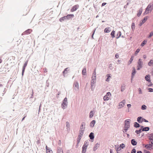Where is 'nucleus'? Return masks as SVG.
<instances>
[{
  "mask_svg": "<svg viewBox=\"0 0 153 153\" xmlns=\"http://www.w3.org/2000/svg\"><path fill=\"white\" fill-rule=\"evenodd\" d=\"M153 9V4H149L146 8V10L144 13V14L148 13L149 12H151Z\"/></svg>",
  "mask_w": 153,
  "mask_h": 153,
  "instance_id": "nucleus-1",
  "label": "nucleus"
},
{
  "mask_svg": "<svg viewBox=\"0 0 153 153\" xmlns=\"http://www.w3.org/2000/svg\"><path fill=\"white\" fill-rule=\"evenodd\" d=\"M68 102L67 101V98L65 97L61 103V107L63 109L66 108L68 106Z\"/></svg>",
  "mask_w": 153,
  "mask_h": 153,
  "instance_id": "nucleus-2",
  "label": "nucleus"
},
{
  "mask_svg": "<svg viewBox=\"0 0 153 153\" xmlns=\"http://www.w3.org/2000/svg\"><path fill=\"white\" fill-rule=\"evenodd\" d=\"M85 122H83L82 123L80 128L79 133L83 134L85 129Z\"/></svg>",
  "mask_w": 153,
  "mask_h": 153,
  "instance_id": "nucleus-3",
  "label": "nucleus"
},
{
  "mask_svg": "<svg viewBox=\"0 0 153 153\" xmlns=\"http://www.w3.org/2000/svg\"><path fill=\"white\" fill-rule=\"evenodd\" d=\"M143 65V62L141 59H139L137 62V70H139L142 68Z\"/></svg>",
  "mask_w": 153,
  "mask_h": 153,
  "instance_id": "nucleus-4",
  "label": "nucleus"
},
{
  "mask_svg": "<svg viewBox=\"0 0 153 153\" xmlns=\"http://www.w3.org/2000/svg\"><path fill=\"white\" fill-rule=\"evenodd\" d=\"M126 100H123L121 102H120L118 105V109H120L123 107L125 104Z\"/></svg>",
  "mask_w": 153,
  "mask_h": 153,
  "instance_id": "nucleus-5",
  "label": "nucleus"
},
{
  "mask_svg": "<svg viewBox=\"0 0 153 153\" xmlns=\"http://www.w3.org/2000/svg\"><path fill=\"white\" fill-rule=\"evenodd\" d=\"M111 96V94L110 92H108L103 97V100L105 101H107L109 100L110 97Z\"/></svg>",
  "mask_w": 153,
  "mask_h": 153,
  "instance_id": "nucleus-6",
  "label": "nucleus"
},
{
  "mask_svg": "<svg viewBox=\"0 0 153 153\" xmlns=\"http://www.w3.org/2000/svg\"><path fill=\"white\" fill-rule=\"evenodd\" d=\"M130 119H127L125 121V127L128 128L130 127Z\"/></svg>",
  "mask_w": 153,
  "mask_h": 153,
  "instance_id": "nucleus-7",
  "label": "nucleus"
},
{
  "mask_svg": "<svg viewBox=\"0 0 153 153\" xmlns=\"http://www.w3.org/2000/svg\"><path fill=\"white\" fill-rule=\"evenodd\" d=\"M74 89L76 91L79 90V83L77 82H75L74 84Z\"/></svg>",
  "mask_w": 153,
  "mask_h": 153,
  "instance_id": "nucleus-8",
  "label": "nucleus"
},
{
  "mask_svg": "<svg viewBox=\"0 0 153 153\" xmlns=\"http://www.w3.org/2000/svg\"><path fill=\"white\" fill-rule=\"evenodd\" d=\"M96 76L93 75L91 77V85H94L96 83Z\"/></svg>",
  "mask_w": 153,
  "mask_h": 153,
  "instance_id": "nucleus-9",
  "label": "nucleus"
},
{
  "mask_svg": "<svg viewBox=\"0 0 153 153\" xmlns=\"http://www.w3.org/2000/svg\"><path fill=\"white\" fill-rule=\"evenodd\" d=\"M27 63H28V61H26L25 62V63H24V66L23 67V69H22V76H23V75H24V72H25V68H26V66L27 65Z\"/></svg>",
  "mask_w": 153,
  "mask_h": 153,
  "instance_id": "nucleus-10",
  "label": "nucleus"
},
{
  "mask_svg": "<svg viewBox=\"0 0 153 153\" xmlns=\"http://www.w3.org/2000/svg\"><path fill=\"white\" fill-rule=\"evenodd\" d=\"M83 134H81V133H79V135H78V137L77 140V145H78V144L80 142V140H81V137L83 135Z\"/></svg>",
  "mask_w": 153,
  "mask_h": 153,
  "instance_id": "nucleus-11",
  "label": "nucleus"
},
{
  "mask_svg": "<svg viewBox=\"0 0 153 153\" xmlns=\"http://www.w3.org/2000/svg\"><path fill=\"white\" fill-rule=\"evenodd\" d=\"M32 31V30L31 29H28L27 30H26L22 34V35H24L26 34H30Z\"/></svg>",
  "mask_w": 153,
  "mask_h": 153,
  "instance_id": "nucleus-12",
  "label": "nucleus"
},
{
  "mask_svg": "<svg viewBox=\"0 0 153 153\" xmlns=\"http://www.w3.org/2000/svg\"><path fill=\"white\" fill-rule=\"evenodd\" d=\"M79 7V5H76L72 7L71 10V11L73 12L76 11Z\"/></svg>",
  "mask_w": 153,
  "mask_h": 153,
  "instance_id": "nucleus-13",
  "label": "nucleus"
},
{
  "mask_svg": "<svg viewBox=\"0 0 153 153\" xmlns=\"http://www.w3.org/2000/svg\"><path fill=\"white\" fill-rule=\"evenodd\" d=\"M66 128L67 129V131L69 132L70 130V126L69 123L68 122H66Z\"/></svg>",
  "mask_w": 153,
  "mask_h": 153,
  "instance_id": "nucleus-14",
  "label": "nucleus"
},
{
  "mask_svg": "<svg viewBox=\"0 0 153 153\" xmlns=\"http://www.w3.org/2000/svg\"><path fill=\"white\" fill-rule=\"evenodd\" d=\"M100 146V144L98 143H97L94 146V147L93 149V150L94 151H95Z\"/></svg>",
  "mask_w": 153,
  "mask_h": 153,
  "instance_id": "nucleus-15",
  "label": "nucleus"
},
{
  "mask_svg": "<svg viewBox=\"0 0 153 153\" xmlns=\"http://www.w3.org/2000/svg\"><path fill=\"white\" fill-rule=\"evenodd\" d=\"M96 121L95 120H93L90 123V126L91 128H93L95 124Z\"/></svg>",
  "mask_w": 153,
  "mask_h": 153,
  "instance_id": "nucleus-16",
  "label": "nucleus"
},
{
  "mask_svg": "<svg viewBox=\"0 0 153 153\" xmlns=\"http://www.w3.org/2000/svg\"><path fill=\"white\" fill-rule=\"evenodd\" d=\"M89 137H90V138L91 140H93L94 139V134L93 132H91L89 136Z\"/></svg>",
  "mask_w": 153,
  "mask_h": 153,
  "instance_id": "nucleus-17",
  "label": "nucleus"
},
{
  "mask_svg": "<svg viewBox=\"0 0 153 153\" xmlns=\"http://www.w3.org/2000/svg\"><path fill=\"white\" fill-rule=\"evenodd\" d=\"M136 73V71L135 69V68H133V71L132 74H131V79H132L133 78L134 76V75Z\"/></svg>",
  "mask_w": 153,
  "mask_h": 153,
  "instance_id": "nucleus-18",
  "label": "nucleus"
},
{
  "mask_svg": "<svg viewBox=\"0 0 153 153\" xmlns=\"http://www.w3.org/2000/svg\"><path fill=\"white\" fill-rule=\"evenodd\" d=\"M150 76L149 74L146 75L145 76V79L146 80L148 81V82H151V81L150 79Z\"/></svg>",
  "mask_w": 153,
  "mask_h": 153,
  "instance_id": "nucleus-19",
  "label": "nucleus"
},
{
  "mask_svg": "<svg viewBox=\"0 0 153 153\" xmlns=\"http://www.w3.org/2000/svg\"><path fill=\"white\" fill-rule=\"evenodd\" d=\"M46 153H53L51 150L50 149L48 148L47 146L46 147Z\"/></svg>",
  "mask_w": 153,
  "mask_h": 153,
  "instance_id": "nucleus-20",
  "label": "nucleus"
},
{
  "mask_svg": "<svg viewBox=\"0 0 153 153\" xmlns=\"http://www.w3.org/2000/svg\"><path fill=\"white\" fill-rule=\"evenodd\" d=\"M126 85L125 84H123L122 85L121 87V91H123L126 88Z\"/></svg>",
  "mask_w": 153,
  "mask_h": 153,
  "instance_id": "nucleus-21",
  "label": "nucleus"
},
{
  "mask_svg": "<svg viewBox=\"0 0 153 153\" xmlns=\"http://www.w3.org/2000/svg\"><path fill=\"white\" fill-rule=\"evenodd\" d=\"M143 118L141 117H139L137 118V121L139 123H141L143 122Z\"/></svg>",
  "mask_w": 153,
  "mask_h": 153,
  "instance_id": "nucleus-22",
  "label": "nucleus"
},
{
  "mask_svg": "<svg viewBox=\"0 0 153 153\" xmlns=\"http://www.w3.org/2000/svg\"><path fill=\"white\" fill-rule=\"evenodd\" d=\"M131 143L133 146H135L137 144V142L135 141L134 139H132L131 141Z\"/></svg>",
  "mask_w": 153,
  "mask_h": 153,
  "instance_id": "nucleus-23",
  "label": "nucleus"
},
{
  "mask_svg": "<svg viewBox=\"0 0 153 153\" xmlns=\"http://www.w3.org/2000/svg\"><path fill=\"white\" fill-rule=\"evenodd\" d=\"M67 20V19H66V16H65L63 17H61L59 19V21L61 22H62L63 21Z\"/></svg>",
  "mask_w": 153,
  "mask_h": 153,
  "instance_id": "nucleus-24",
  "label": "nucleus"
},
{
  "mask_svg": "<svg viewBox=\"0 0 153 153\" xmlns=\"http://www.w3.org/2000/svg\"><path fill=\"white\" fill-rule=\"evenodd\" d=\"M147 17H145L144 18L143 20L142 21V22L140 24V26H141L147 20Z\"/></svg>",
  "mask_w": 153,
  "mask_h": 153,
  "instance_id": "nucleus-25",
  "label": "nucleus"
},
{
  "mask_svg": "<svg viewBox=\"0 0 153 153\" xmlns=\"http://www.w3.org/2000/svg\"><path fill=\"white\" fill-rule=\"evenodd\" d=\"M111 31V30L110 27H107L104 29V31L105 33H108Z\"/></svg>",
  "mask_w": 153,
  "mask_h": 153,
  "instance_id": "nucleus-26",
  "label": "nucleus"
},
{
  "mask_svg": "<svg viewBox=\"0 0 153 153\" xmlns=\"http://www.w3.org/2000/svg\"><path fill=\"white\" fill-rule=\"evenodd\" d=\"M89 142L88 141H86L85 142L84 144L82 147L87 148Z\"/></svg>",
  "mask_w": 153,
  "mask_h": 153,
  "instance_id": "nucleus-27",
  "label": "nucleus"
},
{
  "mask_svg": "<svg viewBox=\"0 0 153 153\" xmlns=\"http://www.w3.org/2000/svg\"><path fill=\"white\" fill-rule=\"evenodd\" d=\"M74 15L73 14H69L68 15L66 16V19L67 20L69 19L70 18H71V17H74Z\"/></svg>",
  "mask_w": 153,
  "mask_h": 153,
  "instance_id": "nucleus-28",
  "label": "nucleus"
},
{
  "mask_svg": "<svg viewBox=\"0 0 153 153\" xmlns=\"http://www.w3.org/2000/svg\"><path fill=\"white\" fill-rule=\"evenodd\" d=\"M143 11V10L142 8H140L139 9V10L138 11V13L137 14V15L138 16H139L141 14V13H142Z\"/></svg>",
  "mask_w": 153,
  "mask_h": 153,
  "instance_id": "nucleus-29",
  "label": "nucleus"
},
{
  "mask_svg": "<svg viewBox=\"0 0 153 153\" xmlns=\"http://www.w3.org/2000/svg\"><path fill=\"white\" fill-rule=\"evenodd\" d=\"M152 147V145L151 144H148L146 145L145 146V147L147 149H150Z\"/></svg>",
  "mask_w": 153,
  "mask_h": 153,
  "instance_id": "nucleus-30",
  "label": "nucleus"
},
{
  "mask_svg": "<svg viewBox=\"0 0 153 153\" xmlns=\"http://www.w3.org/2000/svg\"><path fill=\"white\" fill-rule=\"evenodd\" d=\"M121 33L120 31H119L117 32V36L116 37L117 39H118L121 36Z\"/></svg>",
  "mask_w": 153,
  "mask_h": 153,
  "instance_id": "nucleus-31",
  "label": "nucleus"
},
{
  "mask_svg": "<svg viewBox=\"0 0 153 153\" xmlns=\"http://www.w3.org/2000/svg\"><path fill=\"white\" fill-rule=\"evenodd\" d=\"M107 78L106 80L107 82H109V79L111 77V74H108L107 75Z\"/></svg>",
  "mask_w": 153,
  "mask_h": 153,
  "instance_id": "nucleus-32",
  "label": "nucleus"
},
{
  "mask_svg": "<svg viewBox=\"0 0 153 153\" xmlns=\"http://www.w3.org/2000/svg\"><path fill=\"white\" fill-rule=\"evenodd\" d=\"M142 130L143 131H148L149 130V127H145L143 128Z\"/></svg>",
  "mask_w": 153,
  "mask_h": 153,
  "instance_id": "nucleus-33",
  "label": "nucleus"
},
{
  "mask_svg": "<svg viewBox=\"0 0 153 153\" xmlns=\"http://www.w3.org/2000/svg\"><path fill=\"white\" fill-rule=\"evenodd\" d=\"M94 114V113L93 111H91L90 113L89 117L90 118H91L93 117Z\"/></svg>",
  "mask_w": 153,
  "mask_h": 153,
  "instance_id": "nucleus-34",
  "label": "nucleus"
},
{
  "mask_svg": "<svg viewBox=\"0 0 153 153\" xmlns=\"http://www.w3.org/2000/svg\"><path fill=\"white\" fill-rule=\"evenodd\" d=\"M115 148L116 150L117 151H119L120 150V149L119 146L118 145H116L115 146Z\"/></svg>",
  "mask_w": 153,
  "mask_h": 153,
  "instance_id": "nucleus-35",
  "label": "nucleus"
},
{
  "mask_svg": "<svg viewBox=\"0 0 153 153\" xmlns=\"http://www.w3.org/2000/svg\"><path fill=\"white\" fill-rule=\"evenodd\" d=\"M87 148L86 147H82V153H85L86 151V149Z\"/></svg>",
  "mask_w": 153,
  "mask_h": 153,
  "instance_id": "nucleus-36",
  "label": "nucleus"
},
{
  "mask_svg": "<svg viewBox=\"0 0 153 153\" xmlns=\"http://www.w3.org/2000/svg\"><path fill=\"white\" fill-rule=\"evenodd\" d=\"M140 124L137 122L134 123V127L135 128H138L140 127Z\"/></svg>",
  "mask_w": 153,
  "mask_h": 153,
  "instance_id": "nucleus-37",
  "label": "nucleus"
},
{
  "mask_svg": "<svg viewBox=\"0 0 153 153\" xmlns=\"http://www.w3.org/2000/svg\"><path fill=\"white\" fill-rule=\"evenodd\" d=\"M82 73L83 75H85L86 74V69L85 68H84L83 69L82 71Z\"/></svg>",
  "mask_w": 153,
  "mask_h": 153,
  "instance_id": "nucleus-38",
  "label": "nucleus"
},
{
  "mask_svg": "<svg viewBox=\"0 0 153 153\" xmlns=\"http://www.w3.org/2000/svg\"><path fill=\"white\" fill-rule=\"evenodd\" d=\"M115 32L114 30H113L111 33V36L112 38L115 37L114 36Z\"/></svg>",
  "mask_w": 153,
  "mask_h": 153,
  "instance_id": "nucleus-39",
  "label": "nucleus"
},
{
  "mask_svg": "<svg viewBox=\"0 0 153 153\" xmlns=\"http://www.w3.org/2000/svg\"><path fill=\"white\" fill-rule=\"evenodd\" d=\"M131 28L132 30H134L135 28V25L134 23H132L131 26Z\"/></svg>",
  "mask_w": 153,
  "mask_h": 153,
  "instance_id": "nucleus-40",
  "label": "nucleus"
},
{
  "mask_svg": "<svg viewBox=\"0 0 153 153\" xmlns=\"http://www.w3.org/2000/svg\"><path fill=\"white\" fill-rule=\"evenodd\" d=\"M147 43V41L146 40H144L142 42V43L141 46L143 47Z\"/></svg>",
  "mask_w": 153,
  "mask_h": 153,
  "instance_id": "nucleus-41",
  "label": "nucleus"
},
{
  "mask_svg": "<svg viewBox=\"0 0 153 153\" xmlns=\"http://www.w3.org/2000/svg\"><path fill=\"white\" fill-rule=\"evenodd\" d=\"M153 64V60H151L148 63V65L151 66Z\"/></svg>",
  "mask_w": 153,
  "mask_h": 153,
  "instance_id": "nucleus-42",
  "label": "nucleus"
},
{
  "mask_svg": "<svg viewBox=\"0 0 153 153\" xmlns=\"http://www.w3.org/2000/svg\"><path fill=\"white\" fill-rule=\"evenodd\" d=\"M58 153H63V150L62 149V148H59L58 149Z\"/></svg>",
  "mask_w": 153,
  "mask_h": 153,
  "instance_id": "nucleus-43",
  "label": "nucleus"
},
{
  "mask_svg": "<svg viewBox=\"0 0 153 153\" xmlns=\"http://www.w3.org/2000/svg\"><path fill=\"white\" fill-rule=\"evenodd\" d=\"M68 69V68H65L64 71H63L62 73L64 74H64L67 73V69Z\"/></svg>",
  "mask_w": 153,
  "mask_h": 153,
  "instance_id": "nucleus-44",
  "label": "nucleus"
},
{
  "mask_svg": "<svg viewBox=\"0 0 153 153\" xmlns=\"http://www.w3.org/2000/svg\"><path fill=\"white\" fill-rule=\"evenodd\" d=\"M142 131V130L141 129L139 130H136V131H135V132L137 134H138L139 133L141 132Z\"/></svg>",
  "mask_w": 153,
  "mask_h": 153,
  "instance_id": "nucleus-45",
  "label": "nucleus"
},
{
  "mask_svg": "<svg viewBox=\"0 0 153 153\" xmlns=\"http://www.w3.org/2000/svg\"><path fill=\"white\" fill-rule=\"evenodd\" d=\"M146 106L144 105H143L142 106L141 109L143 110H146Z\"/></svg>",
  "mask_w": 153,
  "mask_h": 153,
  "instance_id": "nucleus-46",
  "label": "nucleus"
},
{
  "mask_svg": "<svg viewBox=\"0 0 153 153\" xmlns=\"http://www.w3.org/2000/svg\"><path fill=\"white\" fill-rule=\"evenodd\" d=\"M133 56H132L130 58V60H129V64H130L132 62V61L133 60Z\"/></svg>",
  "mask_w": 153,
  "mask_h": 153,
  "instance_id": "nucleus-47",
  "label": "nucleus"
},
{
  "mask_svg": "<svg viewBox=\"0 0 153 153\" xmlns=\"http://www.w3.org/2000/svg\"><path fill=\"white\" fill-rule=\"evenodd\" d=\"M140 51V49H139V48H138L137 49V50H136V51H135V53H134L135 55H137L138 53Z\"/></svg>",
  "mask_w": 153,
  "mask_h": 153,
  "instance_id": "nucleus-48",
  "label": "nucleus"
},
{
  "mask_svg": "<svg viewBox=\"0 0 153 153\" xmlns=\"http://www.w3.org/2000/svg\"><path fill=\"white\" fill-rule=\"evenodd\" d=\"M120 147L122 149L124 148L125 147V145L123 143H122L120 144Z\"/></svg>",
  "mask_w": 153,
  "mask_h": 153,
  "instance_id": "nucleus-49",
  "label": "nucleus"
},
{
  "mask_svg": "<svg viewBox=\"0 0 153 153\" xmlns=\"http://www.w3.org/2000/svg\"><path fill=\"white\" fill-rule=\"evenodd\" d=\"M136 150L135 149H133L131 151V153H136Z\"/></svg>",
  "mask_w": 153,
  "mask_h": 153,
  "instance_id": "nucleus-50",
  "label": "nucleus"
},
{
  "mask_svg": "<svg viewBox=\"0 0 153 153\" xmlns=\"http://www.w3.org/2000/svg\"><path fill=\"white\" fill-rule=\"evenodd\" d=\"M150 141H151V144H153V138H152L151 137H150Z\"/></svg>",
  "mask_w": 153,
  "mask_h": 153,
  "instance_id": "nucleus-51",
  "label": "nucleus"
},
{
  "mask_svg": "<svg viewBox=\"0 0 153 153\" xmlns=\"http://www.w3.org/2000/svg\"><path fill=\"white\" fill-rule=\"evenodd\" d=\"M153 35V31H152L150 33V35L149 36V37H151Z\"/></svg>",
  "mask_w": 153,
  "mask_h": 153,
  "instance_id": "nucleus-52",
  "label": "nucleus"
},
{
  "mask_svg": "<svg viewBox=\"0 0 153 153\" xmlns=\"http://www.w3.org/2000/svg\"><path fill=\"white\" fill-rule=\"evenodd\" d=\"M149 92H153V89L152 88H149Z\"/></svg>",
  "mask_w": 153,
  "mask_h": 153,
  "instance_id": "nucleus-53",
  "label": "nucleus"
},
{
  "mask_svg": "<svg viewBox=\"0 0 153 153\" xmlns=\"http://www.w3.org/2000/svg\"><path fill=\"white\" fill-rule=\"evenodd\" d=\"M96 69H95L94 71L93 72V75L94 76H96Z\"/></svg>",
  "mask_w": 153,
  "mask_h": 153,
  "instance_id": "nucleus-54",
  "label": "nucleus"
},
{
  "mask_svg": "<svg viewBox=\"0 0 153 153\" xmlns=\"http://www.w3.org/2000/svg\"><path fill=\"white\" fill-rule=\"evenodd\" d=\"M139 94H142V93L141 89L140 88H139Z\"/></svg>",
  "mask_w": 153,
  "mask_h": 153,
  "instance_id": "nucleus-55",
  "label": "nucleus"
},
{
  "mask_svg": "<svg viewBox=\"0 0 153 153\" xmlns=\"http://www.w3.org/2000/svg\"><path fill=\"white\" fill-rule=\"evenodd\" d=\"M128 128H125L124 130L123 131V132H126L127 131V130H128Z\"/></svg>",
  "mask_w": 153,
  "mask_h": 153,
  "instance_id": "nucleus-56",
  "label": "nucleus"
},
{
  "mask_svg": "<svg viewBox=\"0 0 153 153\" xmlns=\"http://www.w3.org/2000/svg\"><path fill=\"white\" fill-rule=\"evenodd\" d=\"M115 56L116 58H118L119 57V55L118 54H116L115 55Z\"/></svg>",
  "mask_w": 153,
  "mask_h": 153,
  "instance_id": "nucleus-57",
  "label": "nucleus"
},
{
  "mask_svg": "<svg viewBox=\"0 0 153 153\" xmlns=\"http://www.w3.org/2000/svg\"><path fill=\"white\" fill-rule=\"evenodd\" d=\"M143 120V121H144L145 122H148V120H146L145 119H144V118L143 119V120Z\"/></svg>",
  "mask_w": 153,
  "mask_h": 153,
  "instance_id": "nucleus-58",
  "label": "nucleus"
},
{
  "mask_svg": "<svg viewBox=\"0 0 153 153\" xmlns=\"http://www.w3.org/2000/svg\"><path fill=\"white\" fill-rule=\"evenodd\" d=\"M91 85V89L93 91L94 89V88H93V85Z\"/></svg>",
  "mask_w": 153,
  "mask_h": 153,
  "instance_id": "nucleus-59",
  "label": "nucleus"
},
{
  "mask_svg": "<svg viewBox=\"0 0 153 153\" xmlns=\"http://www.w3.org/2000/svg\"><path fill=\"white\" fill-rule=\"evenodd\" d=\"M127 106L128 108H129L131 107V105L130 104H128L127 105Z\"/></svg>",
  "mask_w": 153,
  "mask_h": 153,
  "instance_id": "nucleus-60",
  "label": "nucleus"
},
{
  "mask_svg": "<svg viewBox=\"0 0 153 153\" xmlns=\"http://www.w3.org/2000/svg\"><path fill=\"white\" fill-rule=\"evenodd\" d=\"M95 30H96V29H95V30H94V32L92 34V35L91 37L92 38V39H93V36H94V32H95Z\"/></svg>",
  "mask_w": 153,
  "mask_h": 153,
  "instance_id": "nucleus-61",
  "label": "nucleus"
},
{
  "mask_svg": "<svg viewBox=\"0 0 153 153\" xmlns=\"http://www.w3.org/2000/svg\"><path fill=\"white\" fill-rule=\"evenodd\" d=\"M144 152L146 153H151L149 151H147L146 150H145L144 151Z\"/></svg>",
  "mask_w": 153,
  "mask_h": 153,
  "instance_id": "nucleus-62",
  "label": "nucleus"
},
{
  "mask_svg": "<svg viewBox=\"0 0 153 153\" xmlns=\"http://www.w3.org/2000/svg\"><path fill=\"white\" fill-rule=\"evenodd\" d=\"M143 58L144 59H145L146 58V55H144L143 56Z\"/></svg>",
  "mask_w": 153,
  "mask_h": 153,
  "instance_id": "nucleus-63",
  "label": "nucleus"
},
{
  "mask_svg": "<svg viewBox=\"0 0 153 153\" xmlns=\"http://www.w3.org/2000/svg\"><path fill=\"white\" fill-rule=\"evenodd\" d=\"M106 4V3H103L102 4V6H104Z\"/></svg>",
  "mask_w": 153,
  "mask_h": 153,
  "instance_id": "nucleus-64",
  "label": "nucleus"
}]
</instances>
